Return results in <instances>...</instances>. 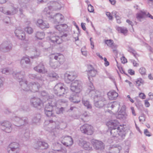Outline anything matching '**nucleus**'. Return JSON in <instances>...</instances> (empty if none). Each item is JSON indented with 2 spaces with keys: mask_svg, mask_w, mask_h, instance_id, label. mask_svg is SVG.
I'll return each instance as SVG.
<instances>
[{
  "mask_svg": "<svg viewBox=\"0 0 153 153\" xmlns=\"http://www.w3.org/2000/svg\"><path fill=\"white\" fill-rule=\"evenodd\" d=\"M117 120H111L107 123L109 127L111 128L110 133L113 137L118 138L119 141H121L125 136V132L123 129V127L120 126Z\"/></svg>",
  "mask_w": 153,
  "mask_h": 153,
  "instance_id": "1",
  "label": "nucleus"
},
{
  "mask_svg": "<svg viewBox=\"0 0 153 153\" xmlns=\"http://www.w3.org/2000/svg\"><path fill=\"white\" fill-rule=\"evenodd\" d=\"M49 33L50 34V40L55 45L60 44L62 41H66L68 40L67 38L68 34L66 33H63L62 34L61 33L58 36L57 32H49Z\"/></svg>",
  "mask_w": 153,
  "mask_h": 153,
  "instance_id": "2",
  "label": "nucleus"
},
{
  "mask_svg": "<svg viewBox=\"0 0 153 153\" xmlns=\"http://www.w3.org/2000/svg\"><path fill=\"white\" fill-rule=\"evenodd\" d=\"M12 74L13 77L19 82L22 88L25 89V86H27V81L24 78V76L25 75L24 71H15L13 72Z\"/></svg>",
  "mask_w": 153,
  "mask_h": 153,
  "instance_id": "3",
  "label": "nucleus"
},
{
  "mask_svg": "<svg viewBox=\"0 0 153 153\" xmlns=\"http://www.w3.org/2000/svg\"><path fill=\"white\" fill-rule=\"evenodd\" d=\"M53 92L56 96L61 98L63 97L67 93L65 85L61 83H58L55 85L53 88Z\"/></svg>",
  "mask_w": 153,
  "mask_h": 153,
  "instance_id": "4",
  "label": "nucleus"
},
{
  "mask_svg": "<svg viewBox=\"0 0 153 153\" xmlns=\"http://www.w3.org/2000/svg\"><path fill=\"white\" fill-rule=\"evenodd\" d=\"M64 61L63 56L58 54L54 56V59H51L50 65L53 68L55 69L59 66L60 64H62Z\"/></svg>",
  "mask_w": 153,
  "mask_h": 153,
  "instance_id": "5",
  "label": "nucleus"
},
{
  "mask_svg": "<svg viewBox=\"0 0 153 153\" xmlns=\"http://www.w3.org/2000/svg\"><path fill=\"white\" fill-rule=\"evenodd\" d=\"M81 82L80 81L75 80L71 84L70 89L73 92L76 93H79L82 88Z\"/></svg>",
  "mask_w": 153,
  "mask_h": 153,
  "instance_id": "6",
  "label": "nucleus"
},
{
  "mask_svg": "<svg viewBox=\"0 0 153 153\" xmlns=\"http://www.w3.org/2000/svg\"><path fill=\"white\" fill-rule=\"evenodd\" d=\"M40 87V85L39 83L37 82H34L30 83L29 85L27 84V86H25V89L23 88L22 89L26 91L30 90L33 92H35L38 91Z\"/></svg>",
  "mask_w": 153,
  "mask_h": 153,
  "instance_id": "7",
  "label": "nucleus"
},
{
  "mask_svg": "<svg viewBox=\"0 0 153 153\" xmlns=\"http://www.w3.org/2000/svg\"><path fill=\"white\" fill-rule=\"evenodd\" d=\"M8 153H18L20 151L19 145L16 142L10 143L7 149Z\"/></svg>",
  "mask_w": 153,
  "mask_h": 153,
  "instance_id": "8",
  "label": "nucleus"
},
{
  "mask_svg": "<svg viewBox=\"0 0 153 153\" xmlns=\"http://www.w3.org/2000/svg\"><path fill=\"white\" fill-rule=\"evenodd\" d=\"M12 44L10 42L5 41L0 45V51L3 52H7L12 49Z\"/></svg>",
  "mask_w": 153,
  "mask_h": 153,
  "instance_id": "9",
  "label": "nucleus"
},
{
  "mask_svg": "<svg viewBox=\"0 0 153 153\" xmlns=\"http://www.w3.org/2000/svg\"><path fill=\"white\" fill-rule=\"evenodd\" d=\"M80 129L82 133L88 135L92 134L93 132V127L87 124L82 126L80 127Z\"/></svg>",
  "mask_w": 153,
  "mask_h": 153,
  "instance_id": "10",
  "label": "nucleus"
},
{
  "mask_svg": "<svg viewBox=\"0 0 153 153\" xmlns=\"http://www.w3.org/2000/svg\"><path fill=\"white\" fill-rule=\"evenodd\" d=\"M13 120L18 123L19 125L17 126H25L28 123V119L26 117H20L15 116L13 118Z\"/></svg>",
  "mask_w": 153,
  "mask_h": 153,
  "instance_id": "11",
  "label": "nucleus"
},
{
  "mask_svg": "<svg viewBox=\"0 0 153 153\" xmlns=\"http://www.w3.org/2000/svg\"><path fill=\"white\" fill-rule=\"evenodd\" d=\"M1 128L7 133L10 132L12 130V124L9 121H4L0 122Z\"/></svg>",
  "mask_w": 153,
  "mask_h": 153,
  "instance_id": "12",
  "label": "nucleus"
},
{
  "mask_svg": "<svg viewBox=\"0 0 153 153\" xmlns=\"http://www.w3.org/2000/svg\"><path fill=\"white\" fill-rule=\"evenodd\" d=\"M50 3L51 5L49 6L48 8L51 10H59L62 7L61 3L59 1H51Z\"/></svg>",
  "mask_w": 153,
  "mask_h": 153,
  "instance_id": "13",
  "label": "nucleus"
},
{
  "mask_svg": "<svg viewBox=\"0 0 153 153\" xmlns=\"http://www.w3.org/2000/svg\"><path fill=\"white\" fill-rule=\"evenodd\" d=\"M31 105L33 107L40 109L42 104V101L40 99L37 97H33L30 100Z\"/></svg>",
  "mask_w": 153,
  "mask_h": 153,
  "instance_id": "14",
  "label": "nucleus"
},
{
  "mask_svg": "<svg viewBox=\"0 0 153 153\" xmlns=\"http://www.w3.org/2000/svg\"><path fill=\"white\" fill-rule=\"evenodd\" d=\"M136 18L138 20H140L141 19L144 18L146 17H148L153 19V16L151 15L149 12L147 13L146 12L140 10V13H137L136 14Z\"/></svg>",
  "mask_w": 153,
  "mask_h": 153,
  "instance_id": "15",
  "label": "nucleus"
},
{
  "mask_svg": "<svg viewBox=\"0 0 153 153\" xmlns=\"http://www.w3.org/2000/svg\"><path fill=\"white\" fill-rule=\"evenodd\" d=\"M51 17L53 19V22L55 23H59L62 22L63 20L64 16L61 14L57 13L54 16L51 15Z\"/></svg>",
  "mask_w": 153,
  "mask_h": 153,
  "instance_id": "16",
  "label": "nucleus"
},
{
  "mask_svg": "<svg viewBox=\"0 0 153 153\" xmlns=\"http://www.w3.org/2000/svg\"><path fill=\"white\" fill-rule=\"evenodd\" d=\"M63 138V139L62 140V143L64 145L68 146L73 144V140L71 137L68 136Z\"/></svg>",
  "mask_w": 153,
  "mask_h": 153,
  "instance_id": "17",
  "label": "nucleus"
},
{
  "mask_svg": "<svg viewBox=\"0 0 153 153\" xmlns=\"http://www.w3.org/2000/svg\"><path fill=\"white\" fill-rule=\"evenodd\" d=\"M16 36L19 39L24 40L25 39V33L24 31L20 29H17L15 31Z\"/></svg>",
  "mask_w": 153,
  "mask_h": 153,
  "instance_id": "18",
  "label": "nucleus"
},
{
  "mask_svg": "<svg viewBox=\"0 0 153 153\" xmlns=\"http://www.w3.org/2000/svg\"><path fill=\"white\" fill-rule=\"evenodd\" d=\"M64 76L65 80L68 83L73 80L76 77L74 73L72 72H69V73H66L65 74Z\"/></svg>",
  "mask_w": 153,
  "mask_h": 153,
  "instance_id": "19",
  "label": "nucleus"
},
{
  "mask_svg": "<svg viewBox=\"0 0 153 153\" xmlns=\"http://www.w3.org/2000/svg\"><path fill=\"white\" fill-rule=\"evenodd\" d=\"M79 144L85 150H90L91 148L89 142L82 140H79Z\"/></svg>",
  "mask_w": 153,
  "mask_h": 153,
  "instance_id": "20",
  "label": "nucleus"
},
{
  "mask_svg": "<svg viewBox=\"0 0 153 153\" xmlns=\"http://www.w3.org/2000/svg\"><path fill=\"white\" fill-rule=\"evenodd\" d=\"M36 24L42 29L48 28L49 27V25L47 22L46 21H43L42 19L38 20Z\"/></svg>",
  "mask_w": 153,
  "mask_h": 153,
  "instance_id": "21",
  "label": "nucleus"
},
{
  "mask_svg": "<svg viewBox=\"0 0 153 153\" xmlns=\"http://www.w3.org/2000/svg\"><path fill=\"white\" fill-rule=\"evenodd\" d=\"M34 69L35 71L40 73H45L47 72L42 63H40L38 66L34 67Z\"/></svg>",
  "mask_w": 153,
  "mask_h": 153,
  "instance_id": "22",
  "label": "nucleus"
},
{
  "mask_svg": "<svg viewBox=\"0 0 153 153\" xmlns=\"http://www.w3.org/2000/svg\"><path fill=\"white\" fill-rule=\"evenodd\" d=\"M56 105L55 101L53 100L51 103H48L45 105L44 110L53 111V108L56 106Z\"/></svg>",
  "mask_w": 153,
  "mask_h": 153,
  "instance_id": "23",
  "label": "nucleus"
},
{
  "mask_svg": "<svg viewBox=\"0 0 153 153\" xmlns=\"http://www.w3.org/2000/svg\"><path fill=\"white\" fill-rule=\"evenodd\" d=\"M99 97V99H98V100L96 101V107L100 108L104 105L105 100L103 97L101 96L100 94Z\"/></svg>",
  "mask_w": 153,
  "mask_h": 153,
  "instance_id": "24",
  "label": "nucleus"
},
{
  "mask_svg": "<svg viewBox=\"0 0 153 153\" xmlns=\"http://www.w3.org/2000/svg\"><path fill=\"white\" fill-rule=\"evenodd\" d=\"M104 144L101 141L96 140V150H99L102 152L105 148Z\"/></svg>",
  "mask_w": 153,
  "mask_h": 153,
  "instance_id": "25",
  "label": "nucleus"
},
{
  "mask_svg": "<svg viewBox=\"0 0 153 153\" xmlns=\"http://www.w3.org/2000/svg\"><path fill=\"white\" fill-rule=\"evenodd\" d=\"M30 59L28 57L26 56L23 57L20 62L21 64L23 67H26L27 65L30 64Z\"/></svg>",
  "mask_w": 153,
  "mask_h": 153,
  "instance_id": "26",
  "label": "nucleus"
},
{
  "mask_svg": "<svg viewBox=\"0 0 153 153\" xmlns=\"http://www.w3.org/2000/svg\"><path fill=\"white\" fill-rule=\"evenodd\" d=\"M37 146L36 149H47L48 146V144L44 142H39L36 144Z\"/></svg>",
  "mask_w": 153,
  "mask_h": 153,
  "instance_id": "27",
  "label": "nucleus"
},
{
  "mask_svg": "<svg viewBox=\"0 0 153 153\" xmlns=\"http://www.w3.org/2000/svg\"><path fill=\"white\" fill-rule=\"evenodd\" d=\"M109 100H113L116 99L118 96V94L115 91H110L107 94Z\"/></svg>",
  "mask_w": 153,
  "mask_h": 153,
  "instance_id": "28",
  "label": "nucleus"
},
{
  "mask_svg": "<svg viewBox=\"0 0 153 153\" xmlns=\"http://www.w3.org/2000/svg\"><path fill=\"white\" fill-rule=\"evenodd\" d=\"M69 99L70 101L74 103H77L80 102L79 97L77 94H71L69 97Z\"/></svg>",
  "mask_w": 153,
  "mask_h": 153,
  "instance_id": "29",
  "label": "nucleus"
},
{
  "mask_svg": "<svg viewBox=\"0 0 153 153\" xmlns=\"http://www.w3.org/2000/svg\"><path fill=\"white\" fill-rule=\"evenodd\" d=\"M28 76L30 78L33 80L41 81L42 80V78L39 74H30L28 75Z\"/></svg>",
  "mask_w": 153,
  "mask_h": 153,
  "instance_id": "30",
  "label": "nucleus"
},
{
  "mask_svg": "<svg viewBox=\"0 0 153 153\" xmlns=\"http://www.w3.org/2000/svg\"><path fill=\"white\" fill-rule=\"evenodd\" d=\"M127 115L126 112H120L119 111L117 114L116 115L117 118L125 120L126 119Z\"/></svg>",
  "mask_w": 153,
  "mask_h": 153,
  "instance_id": "31",
  "label": "nucleus"
},
{
  "mask_svg": "<svg viewBox=\"0 0 153 153\" xmlns=\"http://www.w3.org/2000/svg\"><path fill=\"white\" fill-rule=\"evenodd\" d=\"M18 9L13 6H11L9 8V10H7V15H13L17 13Z\"/></svg>",
  "mask_w": 153,
  "mask_h": 153,
  "instance_id": "32",
  "label": "nucleus"
},
{
  "mask_svg": "<svg viewBox=\"0 0 153 153\" xmlns=\"http://www.w3.org/2000/svg\"><path fill=\"white\" fill-rule=\"evenodd\" d=\"M53 152H61L62 151L61 145L58 143H55L53 144Z\"/></svg>",
  "mask_w": 153,
  "mask_h": 153,
  "instance_id": "33",
  "label": "nucleus"
},
{
  "mask_svg": "<svg viewBox=\"0 0 153 153\" xmlns=\"http://www.w3.org/2000/svg\"><path fill=\"white\" fill-rule=\"evenodd\" d=\"M88 78L90 82L93 80V77H95L96 75V73L94 69L93 70L90 69L89 72H88Z\"/></svg>",
  "mask_w": 153,
  "mask_h": 153,
  "instance_id": "34",
  "label": "nucleus"
},
{
  "mask_svg": "<svg viewBox=\"0 0 153 153\" xmlns=\"http://www.w3.org/2000/svg\"><path fill=\"white\" fill-rule=\"evenodd\" d=\"M105 43L108 46L111 47L112 48L117 47V45H114L113 40L111 39L105 40Z\"/></svg>",
  "mask_w": 153,
  "mask_h": 153,
  "instance_id": "35",
  "label": "nucleus"
},
{
  "mask_svg": "<svg viewBox=\"0 0 153 153\" xmlns=\"http://www.w3.org/2000/svg\"><path fill=\"white\" fill-rule=\"evenodd\" d=\"M41 116L40 114H37L35 115L32 119L33 122L37 123L40 122L41 118Z\"/></svg>",
  "mask_w": 153,
  "mask_h": 153,
  "instance_id": "36",
  "label": "nucleus"
},
{
  "mask_svg": "<svg viewBox=\"0 0 153 153\" xmlns=\"http://www.w3.org/2000/svg\"><path fill=\"white\" fill-rule=\"evenodd\" d=\"M30 0H19V1L22 7L24 8L27 7L26 4L29 2Z\"/></svg>",
  "mask_w": 153,
  "mask_h": 153,
  "instance_id": "37",
  "label": "nucleus"
},
{
  "mask_svg": "<svg viewBox=\"0 0 153 153\" xmlns=\"http://www.w3.org/2000/svg\"><path fill=\"white\" fill-rule=\"evenodd\" d=\"M45 36V34L43 32H37L36 33L35 37L39 39H42Z\"/></svg>",
  "mask_w": 153,
  "mask_h": 153,
  "instance_id": "38",
  "label": "nucleus"
},
{
  "mask_svg": "<svg viewBox=\"0 0 153 153\" xmlns=\"http://www.w3.org/2000/svg\"><path fill=\"white\" fill-rule=\"evenodd\" d=\"M2 72L3 74H4L7 75L10 74H12L13 70L11 69L7 68L3 69L2 70Z\"/></svg>",
  "mask_w": 153,
  "mask_h": 153,
  "instance_id": "39",
  "label": "nucleus"
},
{
  "mask_svg": "<svg viewBox=\"0 0 153 153\" xmlns=\"http://www.w3.org/2000/svg\"><path fill=\"white\" fill-rule=\"evenodd\" d=\"M30 138V132L27 131L25 132L23 135L22 137V140L24 141H27Z\"/></svg>",
  "mask_w": 153,
  "mask_h": 153,
  "instance_id": "40",
  "label": "nucleus"
},
{
  "mask_svg": "<svg viewBox=\"0 0 153 153\" xmlns=\"http://www.w3.org/2000/svg\"><path fill=\"white\" fill-rule=\"evenodd\" d=\"M82 102L83 105L87 107V108H91V105L90 103L87 100H84L83 98Z\"/></svg>",
  "mask_w": 153,
  "mask_h": 153,
  "instance_id": "41",
  "label": "nucleus"
},
{
  "mask_svg": "<svg viewBox=\"0 0 153 153\" xmlns=\"http://www.w3.org/2000/svg\"><path fill=\"white\" fill-rule=\"evenodd\" d=\"M117 30L119 32L123 33H126L127 30L126 28L124 27H118L117 28Z\"/></svg>",
  "mask_w": 153,
  "mask_h": 153,
  "instance_id": "42",
  "label": "nucleus"
},
{
  "mask_svg": "<svg viewBox=\"0 0 153 153\" xmlns=\"http://www.w3.org/2000/svg\"><path fill=\"white\" fill-rule=\"evenodd\" d=\"M53 111L44 110L46 116L48 117L53 116L54 115L53 114Z\"/></svg>",
  "mask_w": 153,
  "mask_h": 153,
  "instance_id": "43",
  "label": "nucleus"
},
{
  "mask_svg": "<svg viewBox=\"0 0 153 153\" xmlns=\"http://www.w3.org/2000/svg\"><path fill=\"white\" fill-rule=\"evenodd\" d=\"M118 105V103L117 102H114L108 103L107 106L108 108H111V109H113L114 107L117 106Z\"/></svg>",
  "mask_w": 153,
  "mask_h": 153,
  "instance_id": "44",
  "label": "nucleus"
},
{
  "mask_svg": "<svg viewBox=\"0 0 153 153\" xmlns=\"http://www.w3.org/2000/svg\"><path fill=\"white\" fill-rule=\"evenodd\" d=\"M48 124L49 126H51V125H53V127L54 126L55 127H56V122L53 121L52 120H49V121H46L45 122V124H46L47 123H48Z\"/></svg>",
  "mask_w": 153,
  "mask_h": 153,
  "instance_id": "45",
  "label": "nucleus"
},
{
  "mask_svg": "<svg viewBox=\"0 0 153 153\" xmlns=\"http://www.w3.org/2000/svg\"><path fill=\"white\" fill-rule=\"evenodd\" d=\"M25 30L28 34H31L33 32V30L30 27H27L25 28Z\"/></svg>",
  "mask_w": 153,
  "mask_h": 153,
  "instance_id": "46",
  "label": "nucleus"
},
{
  "mask_svg": "<svg viewBox=\"0 0 153 153\" xmlns=\"http://www.w3.org/2000/svg\"><path fill=\"white\" fill-rule=\"evenodd\" d=\"M56 112L57 114H60L62 113V111L64 110V108L63 107H61L60 108H58L54 107Z\"/></svg>",
  "mask_w": 153,
  "mask_h": 153,
  "instance_id": "47",
  "label": "nucleus"
},
{
  "mask_svg": "<svg viewBox=\"0 0 153 153\" xmlns=\"http://www.w3.org/2000/svg\"><path fill=\"white\" fill-rule=\"evenodd\" d=\"M136 83L137 86H139L141 84H143V81L141 78L138 79L136 81Z\"/></svg>",
  "mask_w": 153,
  "mask_h": 153,
  "instance_id": "48",
  "label": "nucleus"
},
{
  "mask_svg": "<svg viewBox=\"0 0 153 153\" xmlns=\"http://www.w3.org/2000/svg\"><path fill=\"white\" fill-rule=\"evenodd\" d=\"M128 51L130 53H131L134 55V56L135 57L136 56V53L135 51L131 47L128 46Z\"/></svg>",
  "mask_w": 153,
  "mask_h": 153,
  "instance_id": "49",
  "label": "nucleus"
},
{
  "mask_svg": "<svg viewBox=\"0 0 153 153\" xmlns=\"http://www.w3.org/2000/svg\"><path fill=\"white\" fill-rule=\"evenodd\" d=\"M139 71L142 75H145L146 74V69L144 67L140 68L139 69Z\"/></svg>",
  "mask_w": 153,
  "mask_h": 153,
  "instance_id": "50",
  "label": "nucleus"
},
{
  "mask_svg": "<svg viewBox=\"0 0 153 153\" xmlns=\"http://www.w3.org/2000/svg\"><path fill=\"white\" fill-rule=\"evenodd\" d=\"M112 14L113 16H114L116 19L120 18V17L118 13L116 11L114 10L112 12Z\"/></svg>",
  "mask_w": 153,
  "mask_h": 153,
  "instance_id": "51",
  "label": "nucleus"
},
{
  "mask_svg": "<svg viewBox=\"0 0 153 153\" xmlns=\"http://www.w3.org/2000/svg\"><path fill=\"white\" fill-rule=\"evenodd\" d=\"M57 76V74L54 72H52L50 74H48V76L49 77L52 78H56Z\"/></svg>",
  "mask_w": 153,
  "mask_h": 153,
  "instance_id": "52",
  "label": "nucleus"
},
{
  "mask_svg": "<svg viewBox=\"0 0 153 153\" xmlns=\"http://www.w3.org/2000/svg\"><path fill=\"white\" fill-rule=\"evenodd\" d=\"M88 9L90 12H92L94 11L93 7L90 4L88 5Z\"/></svg>",
  "mask_w": 153,
  "mask_h": 153,
  "instance_id": "53",
  "label": "nucleus"
},
{
  "mask_svg": "<svg viewBox=\"0 0 153 153\" xmlns=\"http://www.w3.org/2000/svg\"><path fill=\"white\" fill-rule=\"evenodd\" d=\"M0 11L7 15V10H6L4 7H0Z\"/></svg>",
  "mask_w": 153,
  "mask_h": 153,
  "instance_id": "54",
  "label": "nucleus"
},
{
  "mask_svg": "<svg viewBox=\"0 0 153 153\" xmlns=\"http://www.w3.org/2000/svg\"><path fill=\"white\" fill-rule=\"evenodd\" d=\"M91 81H92L90 82V83L89 84V86L88 88V89L90 90V91H93L94 89V87L92 83L91 82Z\"/></svg>",
  "mask_w": 153,
  "mask_h": 153,
  "instance_id": "55",
  "label": "nucleus"
},
{
  "mask_svg": "<svg viewBox=\"0 0 153 153\" xmlns=\"http://www.w3.org/2000/svg\"><path fill=\"white\" fill-rule=\"evenodd\" d=\"M4 22L6 24H8L10 22V19L9 17H6L4 19Z\"/></svg>",
  "mask_w": 153,
  "mask_h": 153,
  "instance_id": "56",
  "label": "nucleus"
},
{
  "mask_svg": "<svg viewBox=\"0 0 153 153\" xmlns=\"http://www.w3.org/2000/svg\"><path fill=\"white\" fill-rule=\"evenodd\" d=\"M117 67L120 73H121L122 74L124 73V74L127 75H128L127 74H126L125 73V71H124L123 68L121 67L118 66Z\"/></svg>",
  "mask_w": 153,
  "mask_h": 153,
  "instance_id": "57",
  "label": "nucleus"
},
{
  "mask_svg": "<svg viewBox=\"0 0 153 153\" xmlns=\"http://www.w3.org/2000/svg\"><path fill=\"white\" fill-rule=\"evenodd\" d=\"M106 14L109 20H112L113 19L112 16L111 15V13L109 12H106Z\"/></svg>",
  "mask_w": 153,
  "mask_h": 153,
  "instance_id": "58",
  "label": "nucleus"
},
{
  "mask_svg": "<svg viewBox=\"0 0 153 153\" xmlns=\"http://www.w3.org/2000/svg\"><path fill=\"white\" fill-rule=\"evenodd\" d=\"M121 61L122 62L123 64H125L127 62V59L124 56H123L121 58Z\"/></svg>",
  "mask_w": 153,
  "mask_h": 153,
  "instance_id": "59",
  "label": "nucleus"
},
{
  "mask_svg": "<svg viewBox=\"0 0 153 153\" xmlns=\"http://www.w3.org/2000/svg\"><path fill=\"white\" fill-rule=\"evenodd\" d=\"M41 94L42 97H47L48 96V93L44 91H42Z\"/></svg>",
  "mask_w": 153,
  "mask_h": 153,
  "instance_id": "60",
  "label": "nucleus"
},
{
  "mask_svg": "<svg viewBox=\"0 0 153 153\" xmlns=\"http://www.w3.org/2000/svg\"><path fill=\"white\" fill-rule=\"evenodd\" d=\"M139 120L140 122H144L145 121V117L143 115H142L139 117Z\"/></svg>",
  "mask_w": 153,
  "mask_h": 153,
  "instance_id": "61",
  "label": "nucleus"
},
{
  "mask_svg": "<svg viewBox=\"0 0 153 153\" xmlns=\"http://www.w3.org/2000/svg\"><path fill=\"white\" fill-rule=\"evenodd\" d=\"M93 39L92 37H91L90 38V44L91 46V48L92 49H94V43L93 41L92 40Z\"/></svg>",
  "mask_w": 153,
  "mask_h": 153,
  "instance_id": "62",
  "label": "nucleus"
},
{
  "mask_svg": "<svg viewBox=\"0 0 153 153\" xmlns=\"http://www.w3.org/2000/svg\"><path fill=\"white\" fill-rule=\"evenodd\" d=\"M128 72L131 75H133L135 74L134 71L131 69H130L128 70Z\"/></svg>",
  "mask_w": 153,
  "mask_h": 153,
  "instance_id": "63",
  "label": "nucleus"
},
{
  "mask_svg": "<svg viewBox=\"0 0 153 153\" xmlns=\"http://www.w3.org/2000/svg\"><path fill=\"white\" fill-rule=\"evenodd\" d=\"M144 133L146 136L149 137L151 135V134H149V132L147 129H145L144 130Z\"/></svg>",
  "mask_w": 153,
  "mask_h": 153,
  "instance_id": "64",
  "label": "nucleus"
}]
</instances>
